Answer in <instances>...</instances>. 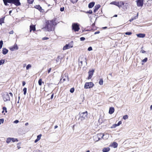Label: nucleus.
Instances as JSON below:
<instances>
[{"mask_svg": "<svg viewBox=\"0 0 152 152\" xmlns=\"http://www.w3.org/2000/svg\"><path fill=\"white\" fill-rule=\"evenodd\" d=\"M74 91V88H71L70 90V91L71 93H73Z\"/></svg>", "mask_w": 152, "mask_h": 152, "instance_id": "42", "label": "nucleus"}, {"mask_svg": "<svg viewBox=\"0 0 152 152\" xmlns=\"http://www.w3.org/2000/svg\"><path fill=\"white\" fill-rule=\"evenodd\" d=\"M12 12V10L10 11L9 12V14H10Z\"/></svg>", "mask_w": 152, "mask_h": 152, "instance_id": "61", "label": "nucleus"}, {"mask_svg": "<svg viewBox=\"0 0 152 152\" xmlns=\"http://www.w3.org/2000/svg\"><path fill=\"white\" fill-rule=\"evenodd\" d=\"M10 49L11 51H13L15 50H18V46L17 44L15 43L13 46L10 47Z\"/></svg>", "mask_w": 152, "mask_h": 152, "instance_id": "10", "label": "nucleus"}, {"mask_svg": "<svg viewBox=\"0 0 152 152\" xmlns=\"http://www.w3.org/2000/svg\"><path fill=\"white\" fill-rule=\"evenodd\" d=\"M110 4L115 5L119 8H120L122 7V6L124 5V2L121 1H114L111 2Z\"/></svg>", "mask_w": 152, "mask_h": 152, "instance_id": "3", "label": "nucleus"}, {"mask_svg": "<svg viewBox=\"0 0 152 152\" xmlns=\"http://www.w3.org/2000/svg\"><path fill=\"white\" fill-rule=\"evenodd\" d=\"M35 8L40 11L42 9V7L39 5H36L35 6Z\"/></svg>", "mask_w": 152, "mask_h": 152, "instance_id": "25", "label": "nucleus"}, {"mask_svg": "<svg viewBox=\"0 0 152 152\" xmlns=\"http://www.w3.org/2000/svg\"><path fill=\"white\" fill-rule=\"evenodd\" d=\"M30 31L31 32L32 30L34 31L36 30L35 26L31 25L30 26Z\"/></svg>", "mask_w": 152, "mask_h": 152, "instance_id": "20", "label": "nucleus"}, {"mask_svg": "<svg viewBox=\"0 0 152 152\" xmlns=\"http://www.w3.org/2000/svg\"><path fill=\"white\" fill-rule=\"evenodd\" d=\"M11 140L13 142H17L18 141V140L17 138H11Z\"/></svg>", "mask_w": 152, "mask_h": 152, "instance_id": "28", "label": "nucleus"}, {"mask_svg": "<svg viewBox=\"0 0 152 152\" xmlns=\"http://www.w3.org/2000/svg\"><path fill=\"white\" fill-rule=\"evenodd\" d=\"M137 37L140 38H143L145 36V34H144L140 33L137 34Z\"/></svg>", "mask_w": 152, "mask_h": 152, "instance_id": "18", "label": "nucleus"}, {"mask_svg": "<svg viewBox=\"0 0 152 152\" xmlns=\"http://www.w3.org/2000/svg\"><path fill=\"white\" fill-rule=\"evenodd\" d=\"M11 140V138L9 137L7 138L6 140V142L7 143H9Z\"/></svg>", "mask_w": 152, "mask_h": 152, "instance_id": "27", "label": "nucleus"}, {"mask_svg": "<svg viewBox=\"0 0 152 152\" xmlns=\"http://www.w3.org/2000/svg\"><path fill=\"white\" fill-rule=\"evenodd\" d=\"M51 70V68H50L48 69V73H49L50 72Z\"/></svg>", "mask_w": 152, "mask_h": 152, "instance_id": "52", "label": "nucleus"}, {"mask_svg": "<svg viewBox=\"0 0 152 152\" xmlns=\"http://www.w3.org/2000/svg\"><path fill=\"white\" fill-rule=\"evenodd\" d=\"M122 123V122L121 121H119L118 123L117 124H113L112 126L111 127L112 128H115L116 126H119Z\"/></svg>", "mask_w": 152, "mask_h": 152, "instance_id": "13", "label": "nucleus"}, {"mask_svg": "<svg viewBox=\"0 0 152 152\" xmlns=\"http://www.w3.org/2000/svg\"><path fill=\"white\" fill-rule=\"evenodd\" d=\"M94 4H95V3L94 2H92L88 4V7L90 8H92V7H94Z\"/></svg>", "mask_w": 152, "mask_h": 152, "instance_id": "19", "label": "nucleus"}, {"mask_svg": "<svg viewBox=\"0 0 152 152\" xmlns=\"http://www.w3.org/2000/svg\"><path fill=\"white\" fill-rule=\"evenodd\" d=\"M94 84L92 82H86L85 83L84 86V88L86 89L89 88H92Z\"/></svg>", "mask_w": 152, "mask_h": 152, "instance_id": "7", "label": "nucleus"}, {"mask_svg": "<svg viewBox=\"0 0 152 152\" xmlns=\"http://www.w3.org/2000/svg\"><path fill=\"white\" fill-rule=\"evenodd\" d=\"M31 66L30 64H28L26 67V69L27 70L28 69L30 68H31Z\"/></svg>", "mask_w": 152, "mask_h": 152, "instance_id": "34", "label": "nucleus"}, {"mask_svg": "<svg viewBox=\"0 0 152 152\" xmlns=\"http://www.w3.org/2000/svg\"><path fill=\"white\" fill-rule=\"evenodd\" d=\"M99 33H100V31H97L95 32L94 33V34H98Z\"/></svg>", "mask_w": 152, "mask_h": 152, "instance_id": "53", "label": "nucleus"}, {"mask_svg": "<svg viewBox=\"0 0 152 152\" xmlns=\"http://www.w3.org/2000/svg\"><path fill=\"white\" fill-rule=\"evenodd\" d=\"M5 62V60L1 59L0 60V65L3 64Z\"/></svg>", "mask_w": 152, "mask_h": 152, "instance_id": "30", "label": "nucleus"}, {"mask_svg": "<svg viewBox=\"0 0 152 152\" xmlns=\"http://www.w3.org/2000/svg\"><path fill=\"white\" fill-rule=\"evenodd\" d=\"M3 110H5V113H7V108L6 107H3Z\"/></svg>", "mask_w": 152, "mask_h": 152, "instance_id": "43", "label": "nucleus"}, {"mask_svg": "<svg viewBox=\"0 0 152 152\" xmlns=\"http://www.w3.org/2000/svg\"><path fill=\"white\" fill-rule=\"evenodd\" d=\"M104 135V134H102V133H100V134H98L97 137H98V139L97 141H98L100 140V137H101L103 139V137Z\"/></svg>", "mask_w": 152, "mask_h": 152, "instance_id": "16", "label": "nucleus"}, {"mask_svg": "<svg viewBox=\"0 0 152 152\" xmlns=\"http://www.w3.org/2000/svg\"><path fill=\"white\" fill-rule=\"evenodd\" d=\"M78 0H70V1L72 3L74 4L75 3H76Z\"/></svg>", "mask_w": 152, "mask_h": 152, "instance_id": "35", "label": "nucleus"}, {"mask_svg": "<svg viewBox=\"0 0 152 152\" xmlns=\"http://www.w3.org/2000/svg\"><path fill=\"white\" fill-rule=\"evenodd\" d=\"M87 13H89L90 14H91L92 13V11L91 10H89V11H88L87 12Z\"/></svg>", "mask_w": 152, "mask_h": 152, "instance_id": "47", "label": "nucleus"}, {"mask_svg": "<svg viewBox=\"0 0 152 152\" xmlns=\"http://www.w3.org/2000/svg\"><path fill=\"white\" fill-rule=\"evenodd\" d=\"M73 46V41H71L68 44H66L63 48V50H66L69 49Z\"/></svg>", "mask_w": 152, "mask_h": 152, "instance_id": "5", "label": "nucleus"}, {"mask_svg": "<svg viewBox=\"0 0 152 152\" xmlns=\"http://www.w3.org/2000/svg\"><path fill=\"white\" fill-rule=\"evenodd\" d=\"M44 83L43 82H42V80L41 79H40L38 80V84L39 86H41L42 83Z\"/></svg>", "mask_w": 152, "mask_h": 152, "instance_id": "26", "label": "nucleus"}, {"mask_svg": "<svg viewBox=\"0 0 152 152\" xmlns=\"http://www.w3.org/2000/svg\"><path fill=\"white\" fill-rule=\"evenodd\" d=\"M112 146L114 148H116L118 146V144L116 142H113L112 143Z\"/></svg>", "mask_w": 152, "mask_h": 152, "instance_id": "24", "label": "nucleus"}, {"mask_svg": "<svg viewBox=\"0 0 152 152\" xmlns=\"http://www.w3.org/2000/svg\"><path fill=\"white\" fill-rule=\"evenodd\" d=\"M110 150V148L109 147L104 148L102 149L103 152H108Z\"/></svg>", "mask_w": 152, "mask_h": 152, "instance_id": "21", "label": "nucleus"}, {"mask_svg": "<svg viewBox=\"0 0 152 152\" xmlns=\"http://www.w3.org/2000/svg\"><path fill=\"white\" fill-rule=\"evenodd\" d=\"M38 141H39L38 140H37V139L36 140H35L34 141V142L36 143Z\"/></svg>", "mask_w": 152, "mask_h": 152, "instance_id": "55", "label": "nucleus"}, {"mask_svg": "<svg viewBox=\"0 0 152 152\" xmlns=\"http://www.w3.org/2000/svg\"><path fill=\"white\" fill-rule=\"evenodd\" d=\"M41 136H42V135L41 134H40L39 135H38L37 136V140H39L41 139Z\"/></svg>", "mask_w": 152, "mask_h": 152, "instance_id": "36", "label": "nucleus"}, {"mask_svg": "<svg viewBox=\"0 0 152 152\" xmlns=\"http://www.w3.org/2000/svg\"><path fill=\"white\" fill-rule=\"evenodd\" d=\"M3 44V41L2 40H1L0 41V49L2 48Z\"/></svg>", "mask_w": 152, "mask_h": 152, "instance_id": "33", "label": "nucleus"}, {"mask_svg": "<svg viewBox=\"0 0 152 152\" xmlns=\"http://www.w3.org/2000/svg\"><path fill=\"white\" fill-rule=\"evenodd\" d=\"M61 57H60V56H58L57 59V61H61Z\"/></svg>", "mask_w": 152, "mask_h": 152, "instance_id": "31", "label": "nucleus"}, {"mask_svg": "<svg viewBox=\"0 0 152 152\" xmlns=\"http://www.w3.org/2000/svg\"><path fill=\"white\" fill-rule=\"evenodd\" d=\"M55 20L53 19L50 21H48L46 22V24L45 28L48 31H51L54 29L53 26L56 25L57 23L55 22Z\"/></svg>", "mask_w": 152, "mask_h": 152, "instance_id": "1", "label": "nucleus"}, {"mask_svg": "<svg viewBox=\"0 0 152 152\" xmlns=\"http://www.w3.org/2000/svg\"><path fill=\"white\" fill-rule=\"evenodd\" d=\"M4 4L5 6H7L8 5L7 3H12V0H3Z\"/></svg>", "mask_w": 152, "mask_h": 152, "instance_id": "12", "label": "nucleus"}, {"mask_svg": "<svg viewBox=\"0 0 152 152\" xmlns=\"http://www.w3.org/2000/svg\"><path fill=\"white\" fill-rule=\"evenodd\" d=\"M88 112L87 111L82 113H80L79 115V117L78 120L80 121H83L87 118Z\"/></svg>", "mask_w": 152, "mask_h": 152, "instance_id": "2", "label": "nucleus"}, {"mask_svg": "<svg viewBox=\"0 0 152 152\" xmlns=\"http://www.w3.org/2000/svg\"><path fill=\"white\" fill-rule=\"evenodd\" d=\"M148 60V58H145L144 59L142 60V62L144 63L146 62Z\"/></svg>", "mask_w": 152, "mask_h": 152, "instance_id": "37", "label": "nucleus"}, {"mask_svg": "<svg viewBox=\"0 0 152 152\" xmlns=\"http://www.w3.org/2000/svg\"><path fill=\"white\" fill-rule=\"evenodd\" d=\"M92 50V48L91 47H89L88 49V50L89 51H91Z\"/></svg>", "mask_w": 152, "mask_h": 152, "instance_id": "45", "label": "nucleus"}, {"mask_svg": "<svg viewBox=\"0 0 152 152\" xmlns=\"http://www.w3.org/2000/svg\"><path fill=\"white\" fill-rule=\"evenodd\" d=\"M144 0H137L136 2L138 7H142L144 4Z\"/></svg>", "mask_w": 152, "mask_h": 152, "instance_id": "8", "label": "nucleus"}, {"mask_svg": "<svg viewBox=\"0 0 152 152\" xmlns=\"http://www.w3.org/2000/svg\"><path fill=\"white\" fill-rule=\"evenodd\" d=\"M23 94L24 95H25L26 94V91H27V88H24L23 90Z\"/></svg>", "mask_w": 152, "mask_h": 152, "instance_id": "32", "label": "nucleus"}, {"mask_svg": "<svg viewBox=\"0 0 152 152\" xmlns=\"http://www.w3.org/2000/svg\"><path fill=\"white\" fill-rule=\"evenodd\" d=\"M103 83V81L102 79H101L99 81V83L100 85H102Z\"/></svg>", "mask_w": 152, "mask_h": 152, "instance_id": "29", "label": "nucleus"}, {"mask_svg": "<svg viewBox=\"0 0 152 152\" xmlns=\"http://www.w3.org/2000/svg\"><path fill=\"white\" fill-rule=\"evenodd\" d=\"M114 111V108L113 107H110L109 110V113L110 114H113Z\"/></svg>", "mask_w": 152, "mask_h": 152, "instance_id": "15", "label": "nucleus"}, {"mask_svg": "<svg viewBox=\"0 0 152 152\" xmlns=\"http://www.w3.org/2000/svg\"><path fill=\"white\" fill-rule=\"evenodd\" d=\"M150 109L151 110L152 109V105L150 107Z\"/></svg>", "mask_w": 152, "mask_h": 152, "instance_id": "62", "label": "nucleus"}, {"mask_svg": "<svg viewBox=\"0 0 152 152\" xmlns=\"http://www.w3.org/2000/svg\"><path fill=\"white\" fill-rule=\"evenodd\" d=\"M140 52H141L142 53H143L145 52V51L143 50H141L140 51Z\"/></svg>", "mask_w": 152, "mask_h": 152, "instance_id": "49", "label": "nucleus"}, {"mask_svg": "<svg viewBox=\"0 0 152 152\" xmlns=\"http://www.w3.org/2000/svg\"><path fill=\"white\" fill-rule=\"evenodd\" d=\"M94 72V70H92L91 71H89L88 72V79H91L92 77V75H93Z\"/></svg>", "mask_w": 152, "mask_h": 152, "instance_id": "11", "label": "nucleus"}, {"mask_svg": "<svg viewBox=\"0 0 152 152\" xmlns=\"http://www.w3.org/2000/svg\"><path fill=\"white\" fill-rule=\"evenodd\" d=\"M3 98L5 102L10 100V96L8 93L5 92L4 94Z\"/></svg>", "mask_w": 152, "mask_h": 152, "instance_id": "6", "label": "nucleus"}, {"mask_svg": "<svg viewBox=\"0 0 152 152\" xmlns=\"http://www.w3.org/2000/svg\"><path fill=\"white\" fill-rule=\"evenodd\" d=\"M132 33L130 32H127L126 33H125V34L126 35H130L132 34Z\"/></svg>", "mask_w": 152, "mask_h": 152, "instance_id": "40", "label": "nucleus"}, {"mask_svg": "<svg viewBox=\"0 0 152 152\" xmlns=\"http://www.w3.org/2000/svg\"><path fill=\"white\" fill-rule=\"evenodd\" d=\"M53 94H52L51 96V98H50L51 99H52L53 98Z\"/></svg>", "mask_w": 152, "mask_h": 152, "instance_id": "57", "label": "nucleus"}, {"mask_svg": "<svg viewBox=\"0 0 152 152\" xmlns=\"http://www.w3.org/2000/svg\"><path fill=\"white\" fill-rule=\"evenodd\" d=\"M28 3L29 4H31L33 3L34 0H27Z\"/></svg>", "mask_w": 152, "mask_h": 152, "instance_id": "38", "label": "nucleus"}, {"mask_svg": "<svg viewBox=\"0 0 152 152\" xmlns=\"http://www.w3.org/2000/svg\"><path fill=\"white\" fill-rule=\"evenodd\" d=\"M49 39V38L47 37H44L42 38V39L43 40H47Z\"/></svg>", "mask_w": 152, "mask_h": 152, "instance_id": "48", "label": "nucleus"}, {"mask_svg": "<svg viewBox=\"0 0 152 152\" xmlns=\"http://www.w3.org/2000/svg\"><path fill=\"white\" fill-rule=\"evenodd\" d=\"M28 123H26L25 124V125L26 126H27L28 125Z\"/></svg>", "mask_w": 152, "mask_h": 152, "instance_id": "58", "label": "nucleus"}, {"mask_svg": "<svg viewBox=\"0 0 152 152\" xmlns=\"http://www.w3.org/2000/svg\"><path fill=\"white\" fill-rule=\"evenodd\" d=\"M9 94H10V95L12 97L13 95L12 93H11V92Z\"/></svg>", "mask_w": 152, "mask_h": 152, "instance_id": "56", "label": "nucleus"}, {"mask_svg": "<svg viewBox=\"0 0 152 152\" xmlns=\"http://www.w3.org/2000/svg\"><path fill=\"white\" fill-rule=\"evenodd\" d=\"M107 28V27H104L103 28V29H106Z\"/></svg>", "mask_w": 152, "mask_h": 152, "instance_id": "63", "label": "nucleus"}, {"mask_svg": "<svg viewBox=\"0 0 152 152\" xmlns=\"http://www.w3.org/2000/svg\"><path fill=\"white\" fill-rule=\"evenodd\" d=\"M58 127V126H57V125H56L54 127V128L55 129H56Z\"/></svg>", "mask_w": 152, "mask_h": 152, "instance_id": "60", "label": "nucleus"}, {"mask_svg": "<svg viewBox=\"0 0 152 152\" xmlns=\"http://www.w3.org/2000/svg\"><path fill=\"white\" fill-rule=\"evenodd\" d=\"M4 119L3 118L0 119V125L4 123Z\"/></svg>", "mask_w": 152, "mask_h": 152, "instance_id": "41", "label": "nucleus"}, {"mask_svg": "<svg viewBox=\"0 0 152 152\" xmlns=\"http://www.w3.org/2000/svg\"><path fill=\"white\" fill-rule=\"evenodd\" d=\"M80 40L81 41H83L85 39V37H82L80 38Z\"/></svg>", "mask_w": 152, "mask_h": 152, "instance_id": "44", "label": "nucleus"}, {"mask_svg": "<svg viewBox=\"0 0 152 152\" xmlns=\"http://www.w3.org/2000/svg\"><path fill=\"white\" fill-rule=\"evenodd\" d=\"M12 4H14L16 6H20L21 4L20 2V0H12Z\"/></svg>", "mask_w": 152, "mask_h": 152, "instance_id": "9", "label": "nucleus"}, {"mask_svg": "<svg viewBox=\"0 0 152 152\" xmlns=\"http://www.w3.org/2000/svg\"><path fill=\"white\" fill-rule=\"evenodd\" d=\"M8 52V50L5 48H3L2 53L4 55H5L7 54Z\"/></svg>", "mask_w": 152, "mask_h": 152, "instance_id": "17", "label": "nucleus"}, {"mask_svg": "<svg viewBox=\"0 0 152 152\" xmlns=\"http://www.w3.org/2000/svg\"><path fill=\"white\" fill-rule=\"evenodd\" d=\"M26 84V82L25 81H23V82L22 85L23 86H24Z\"/></svg>", "mask_w": 152, "mask_h": 152, "instance_id": "54", "label": "nucleus"}, {"mask_svg": "<svg viewBox=\"0 0 152 152\" xmlns=\"http://www.w3.org/2000/svg\"><path fill=\"white\" fill-rule=\"evenodd\" d=\"M72 26V29L75 31H78L80 29L79 25L78 23H73Z\"/></svg>", "mask_w": 152, "mask_h": 152, "instance_id": "4", "label": "nucleus"}, {"mask_svg": "<svg viewBox=\"0 0 152 152\" xmlns=\"http://www.w3.org/2000/svg\"><path fill=\"white\" fill-rule=\"evenodd\" d=\"M5 17H4L1 18H0V24L2 25V23H4V20Z\"/></svg>", "mask_w": 152, "mask_h": 152, "instance_id": "22", "label": "nucleus"}, {"mask_svg": "<svg viewBox=\"0 0 152 152\" xmlns=\"http://www.w3.org/2000/svg\"><path fill=\"white\" fill-rule=\"evenodd\" d=\"M101 6L99 4H97L96 5L94 8V13Z\"/></svg>", "mask_w": 152, "mask_h": 152, "instance_id": "14", "label": "nucleus"}, {"mask_svg": "<svg viewBox=\"0 0 152 152\" xmlns=\"http://www.w3.org/2000/svg\"><path fill=\"white\" fill-rule=\"evenodd\" d=\"M19 122V121L18 120H15L14 122L15 124H17Z\"/></svg>", "mask_w": 152, "mask_h": 152, "instance_id": "50", "label": "nucleus"}, {"mask_svg": "<svg viewBox=\"0 0 152 152\" xmlns=\"http://www.w3.org/2000/svg\"><path fill=\"white\" fill-rule=\"evenodd\" d=\"M128 118V116L127 115H126L123 116V119L124 120L127 119Z\"/></svg>", "mask_w": 152, "mask_h": 152, "instance_id": "39", "label": "nucleus"}, {"mask_svg": "<svg viewBox=\"0 0 152 152\" xmlns=\"http://www.w3.org/2000/svg\"><path fill=\"white\" fill-rule=\"evenodd\" d=\"M138 14H137V15H136V16L134 17L133 18H131L129 20V21H130V22H132V21L133 20H135L136 19H137V18H138Z\"/></svg>", "mask_w": 152, "mask_h": 152, "instance_id": "23", "label": "nucleus"}, {"mask_svg": "<svg viewBox=\"0 0 152 152\" xmlns=\"http://www.w3.org/2000/svg\"><path fill=\"white\" fill-rule=\"evenodd\" d=\"M84 59L85 60V62L86 63V64H87V62H86V58H84Z\"/></svg>", "mask_w": 152, "mask_h": 152, "instance_id": "59", "label": "nucleus"}, {"mask_svg": "<svg viewBox=\"0 0 152 152\" xmlns=\"http://www.w3.org/2000/svg\"><path fill=\"white\" fill-rule=\"evenodd\" d=\"M36 152H41L39 150H38V151H36Z\"/></svg>", "mask_w": 152, "mask_h": 152, "instance_id": "64", "label": "nucleus"}, {"mask_svg": "<svg viewBox=\"0 0 152 152\" xmlns=\"http://www.w3.org/2000/svg\"><path fill=\"white\" fill-rule=\"evenodd\" d=\"M64 7H61L60 8V10L61 12H63L64 10Z\"/></svg>", "mask_w": 152, "mask_h": 152, "instance_id": "46", "label": "nucleus"}, {"mask_svg": "<svg viewBox=\"0 0 152 152\" xmlns=\"http://www.w3.org/2000/svg\"><path fill=\"white\" fill-rule=\"evenodd\" d=\"M13 33H14L13 31V30H12V31H10L9 32V33L10 34H13Z\"/></svg>", "mask_w": 152, "mask_h": 152, "instance_id": "51", "label": "nucleus"}]
</instances>
